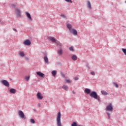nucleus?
<instances>
[{"instance_id":"32","label":"nucleus","mask_w":126,"mask_h":126,"mask_svg":"<svg viewBox=\"0 0 126 126\" xmlns=\"http://www.w3.org/2000/svg\"><path fill=\"white\" fill-rule=\"evenodd\" d=\"M106 114L108 117V119H110V118H111V114H110V113L109 112H106Z\"/></svg>"},{"instance_id":"7","label":"nucleus","mask_w":126,"mask_h":126,"mask_svg":"<svg viewBox=\"0 0 126 126\" xmlns=\"http://www.w3.org/2000/svg\"><path fill=\"white\" fill-rule=\"evenodd\" d=\"M23 44L25 46H30L31 45V41L29 39H27L24 41Z\"/></svg>"},{"instance_id":"42","label":"nucleus","mask_w":126,"mask_h":126,"mask_svg":"<svg viewBox=\"0 0 126 126\" xmlns=\"http://www.w3.org/2000/svg\"><path fill=\"white\" fill-rule=\"evenodd\" d=\"M0 24H4V23L1 22V23H0Z\"/></svg>"},{"instance_id":"45","label":"nucleus","mask_w":126,"mask_h":126,"mask_svg":"<svg viewBox=\"0 0 126 126\" xmlns=\"http://www.w3.org/2000/svg\"><path fill=\"white\" fill-rule=\"evenodd\" d=\"M26 60H27L28 61V58H26Z\"/></svg>"},{"instance_id":"4","label":"nucleus","mask_w":126,"mask_h":126,"mask_svg":"<svg viewBox=\"0 0 126 126\" xmlns=\"http://www.w3.org/2000/svg\"><path fill=\"white\" fill-rule=\"evenodd\" d=\"M90 96L92 97V98H94V99H98V94H97V93L95 91L92 92Z\"/></svg>"},{"instance_id":"20","label":"nucleus","mask_w":126,"mask_h":126,"mask_svg":"<svg viewBox=\"0 0 126 126\" xmlns=\"http://www.w3.org/2000/svg\"><path fill=\"white\" fill-rule=\"evenodd\" d=\"M55 43L57 44V45H58V46H60V47H62L63 46V44L62 43H61V42L58 40H56V41L55 42Z\"/></svg>"},{"instance_id":"1","label":"nucleus","mask_w":126,"mask_h":126,"mask_svg":"<svg viewBox=\"0 0 126 126\" xmlns=\"http://www.w3.org/2000/svg\"><path fill=\"white\" fill-rule=\"evenodd\" d=\"M66 27L69 29L70 33H72L73 35H76L78 34L77 31L76 30L72 29V25L70 23H68L66 25Z\"/></svg>"},{"instance_id":"22","label":"nucleus","mask_w":126,"mask_h":126,"mask_svg":"<svg viewBox=\"0 0 126 126\" xmlns=\"http://www.w3.org/2000/svg\"><path fill=\"white\" fill-rule=\"evenodd\" d=\"M58 54L59 55H63V49L60 47V50H58Z\"/></svg>"},{"instance_id":"11","label":"nucleus","mask_w":126,"mask_h":126,"mask_svg":"<svg viewBox=\"0 0 126 126\" xmlns=\"http://www.w3.org/2000/svg\"><path fill=\"white\" fill-rule=\"evenodd\" d=\"M36 74L38 75V76H40V77H45V74L40 71L36 72Z\"/></svg>"},{"instance_id":"8","label":"nucleus","mask_w":126,"mask_h":126,"mask_svg":"<svg viewBox=\"0 0 126 126\" xmlns=\"http://www.w3.org/2000/svg\"><path fill=\"white\" fill-rule=\"evenodd\" d=\"M18 115H19V117H20V118H22V119H24V117H25L24 113L21 110L19 111Z\"/></svg>"},{"instance_id":"19","label":"nucleus","mask_w":126,"mask_h":126,"mask_svg":"<svg viewBox=\"0 0 126 126\" xmlns=\"http://www.w3.org/2000/svg\"><path fill=\"white\" fill-rule=\"evenodd\" d=\"M87 7L88 8H89V9H91V3H90V1H87Z\"/></svg>"},{"instance_id":"34","label":"nucleus","mask_w":126,"mask_h":126,"mask_svg":"<svg viewBox=\"0 0 126 126\" xmlns=\"http://www.w3.org/2000/svg\"><path fill=\"white\" fill-rule=\"evenodd\" d=\"M96 100H98V102H100L101 99L100 98V96L98 95V98H97V99H96Z\"/></svg>"},{"instance_id":"38","label":"nucleus","mask_w":126,"mask_h":126,"mask_svg":"<svg viewBox=\"0 0 126 126\" xmlns=\"http://www.w3.org/2000/svg\"><path fill=\"white\" fill-rule=\"evenodd\" d=\"M13 31H15V32H17V30H16V29L13 28Z\"/></svg>"},{"instance_id":"5","label":"nucleus","mask_w":126,"mask_h":126,"mask_svg":"<svg viewBox=\"0 0 126 126\" xmlns=\"http://www.w3.org/2000/svg\"><path fill=\"white\" fill-rule=\"evenodd\" d=\"M0 82L3 85L6 86V87H9V83L6 80H2Z\"/></svg>"},{"instance_id":"24","label":"nucleus","mask_w":126,"mask_h":126,"mask_svg":"<svg viewBox=\"0 0 126 126\" xmlns=\"http://www.w3.org/2000/svg\"><path fill=\"white\" fill-rule=\"evenodd\" d=\"M122 51L124 53V55H125V56H126V49L122 48Z\"/></svg>"},{"instance_id":"33","label":"nucleus","mask_w":126,"mask_h":126,"mask_svg":"<svg viewBox=\"0 0 126 126\" xmlns=\"http://www.w3.org/2000/svg\"><path fill=\"white\" fill-rule=\"evenodd\" d=\"M66 2H70V3H72V1L71 0H64Z\"/></svg>"},{"instance_id":"41","label":"nucleus","mask_w":126,"mask_h":126,"mask_svg":"<svg viewBox=\"0 0 126 126\" xmlns=\"http://www.w3.org/2000/svg\"><path fill=\"white\" fill-rule=\"evenodd\" d=\"M72 93H73V94H75V92L73 91V92H72Z\"/></svg>"},{"instance_id":"6","label":"nucleus","mask_w":126,"mask_h":126,"mask_svg":"<svg viewBox=\"0 0 126 126\" xmlns=\"http://www.w3.org/2000/svg\"><path fill=\"white\" fill-rule=\"evenodd\" d=\"M48 40L49 41H51V42H52V43H56V42L57 41V39H56V38L53 36L48 37Z\"/></svg>"},{"instance_id":"12","label":"nucleus","mask_w":126,"mask_h":126,"mask_svg":"<svg viewBox=\"0 0 126 126\" xmlns=\"http://www.w3.org/2000/svg\"><path fill=\"white\" fill-rule=\"evenodd\" d=\"M44 60L45 63H47V64H49V59H48V57L46 55H44Z\"/></svg>"},{"instance_id":"27","label":"nucleus","mask_w":126,"mask_h":126,"mask_svg":"<svg viewBox=\"0 0 126 126\" xmlns=\"http://www.w3.org/2000/svg\"><path fill=\"white\" fill-rule=\"evenodd\" d=\"M113 85H114V86L116 87V88H118V87H119V85H118V84H117L115 82L113 83Z\"/></svg>"},{"instance_id":"9","label":"nucleus","mask_w":126,"mask_h":126,"mask_svg":"<svg viewBox=\"0 0 126 126\" xmlns=\"http://www.w3.org/2000/svg\"><path fill=\"white\" fill-rule=\"evenodd\" d=\"M36 96L37 99H38V100H42V99H43V98H44V96H43L42 95V94H41V93L38 92L37 94H36Z\"/></svg>"},{"instance_id":"43","label":"nucleus","mask_w":126,"mask_h":126,"mask_svg":"<svg viewBox=\"0 0 126 126\" xmlns=\"http://www.w3.org/2000/svg\"><path fill=\"white\" fill-rule=\"evenodd\" d=\"M33 110L34 112H36V109H33Z\"/></svg>"},{"instance_id":"28","label":"nucleus","mask_w":126,"mask_h":126,"mask_svg":"<svg viewBox=\"0 0 126 126\" xmlns=\"http://www.w3.org/2000/svg\"><path fill=\"white\" fill-rule=\"evenodd\" d=\"M69 50L70 51H71V52H74V49H73V47H70L69 48Z\"/></svg>"},{"instance_id":"31","label":"nucleus","mask_w":126,"mask_h":126,"mask_svg":"<svg viewBox=\"0 0 126 126\" xmlns=\"http://www.w3.org/2000/svg\"><path fill=\"white\" fill-rule=\"evenodd\" d=\"M31 124H35V120L33 119H31Z\"/></svg>"},{"instance_id":"16","label":"nucleus","mask_w":126,"mask_h":126,"mask_svg":"<svg viewBox=\"0 0 126 126\" xmlns=\"http://www.w3.org/2000/svg\"><path fill=\"white\" fill-rule=\"evenodd\" d=\"M62 88H63V89H64V90H65V91H68V87L67 86H65V85H63L62 87Z\"/></svg>"},{"instance_id":"36","label":"nucleus","mask_w":126,"mask_h":126,"mask_svg":"<svg viewBox=\"0 0 126 126\" xmlns=\"http://www.w3.org/2000/svg\"><path fill=\"white\" fill-rule=\"evenodd\" d=\"M91 74H92V75H95V72L92 71L91 72Z\"/></svg>"},{"instance_id":"37","label":"nucleus","mask_w":126,"mask_h":126,"mask_svg":"<svg viewBox=\"0 0 126 126\" xmlns=\"http://www.w3.org/2000/svg\"><path fill=\"white\" fill-rule=\"evenodd\" d=\"M11 6H12V7H13V8H15V5H14V4H11Z\"/></svg>"},{"instance_id":"14","label":"nucleus","mask_w":126,"mask_h":126,"mask_svg":"<svg viewBox=\"0 0 126 126\" xmlns=\"http://www.w3.org/2000/svg\"><path fill=\"white\" fill-rule=\"evenodd\" d=\"M85 93H86L87 94H90V93H91V90L88 88H86L85 90Z\"/></svg>"},{"instance_id":"13","label":"nucleus","mask_w":126,"mask_h":126,"mask_svg":"<svg viewBox=\"0 0 126 126\" xmlns=\"http://www.w3.org/2000/svg\"><path fill=\"white\" fill-rule=\"evenodd\" d=\"M26 14L28 18H29V20L32 21V18L31 17V15H30V13H29L28 12H26Z\"/></svg>"},{"instance_id":"3","label":"nucleus","mask_w":126,"mask_h":126,"mask_svg":"<svg viewBox=\"0 0 126 126\" xmlns=\"http://www.w3.org/2000/svg\"><path fill=\"white\" fill-rule=\"evenodd\" d=\"M113 108L112 103H109L105 108V110L107 111V112H113Z\"/></svg>"},{"instance_id":"2","label":"nucleus","mask_w":126,"mask_h":126,"mask_svg":"<svg viewBox=\"0 0 126 126\" xmlns=\"http://www.w3.org/2000/svg\"><path fill=\"white\" fill-rule=\"evenodd\" d=\"M61 112H59L57 115L56 122L57 126H62V122H61Z\"/></svg>"},{"instance_id":"35","label":"nucleus","mask_w":126,"mask_h":126,"mask_svg":"<svg viewBox=\"0 0 126 126\" xmlns=\"http://www.w3.org/2000/svg\"><path fill=\"white\" fill-rule=\"evenodd\" d=\"M62 17H63V18H66V16H65V15H63V14H62L61 15Z\"/></svg>"},{"instance_id":"23","label":"nucleus","mask_w":126,"mask_h":126,"mask_svg":"<svg viewBox=\"0 0 126 126\" xmlns=\"http://www.w3.org/2000/svg\"><path fill=\"white\" fill-rule=\"evenodd\" d=\"M52 74L53 75V76H56L57 75V71L56 70H53L51 72Z\"/></svg>"},{"instance_id":"25","label":"nucleus","mask_w":126,"mask_h":126,"mask_svg":"<svg viewBox=\"0 0 126 126\" xmlns=\"http://www.w3.org/2000/svg\"><path fill=\"white\" fill-rule=\"evenodd\" d=\"M29 79H30V76H26L25 77V80L27 81H29Z\"/></svg>"},{"instance_id":"15","label":"nucleus","mask_w":126,"mask_h":126,"mask_svg":"<svg viewBox=\"0 0 126 126\" xmlns=\"http://www.w3.org/2000/svg\"><path fill=\"white\" fill-rule=\"evenodd\" d=\"M19 56L20 57H21L22 58H23V57H24V56H25V54H24V52H23V51H19Z\"/></svg>"},{"instance_id":"26","label":"nucleus","mask_w":126,"mask_h":126,"mask_svg":"<svg viewBox=\"0 0 126 126\" xmlns=\"http://www.w3.org/2000/svg\"><path fill=\"white\" fill-rule=\"evenodd\" d=\"M86 66L88 68V69H90V66H89V63H86Z\"/></svg>"},{"instance_id":"30","label":"nucleus","mask_w":126,"mask_h":126,"mask_svg":"<svg viewBox=\"0 0 126 126\" xmlns=\"http://www.w3.org/2000/svg\"><path fill=\"white\" fill-rule=\"evenodd\" d=\"M65 82L66 83H70L71 82V81L70 80H65Z\"/></svg>"},{"instance_id":"18","label":"nucleus","mask_w":126,"mask_h":126,"mask_svg":"<svg viewBox=\"0 0 126 126\" xmlns=\"http://www.w3.org/2000/svg\"><path fill=\"white\" fill-rule=\"evenodd\" d=\"M101 93L102 94V95H104V96H107V95L109 94L105 91H101Z\"/></svg>"},{"instance_id":"21","label":"nucleus","mask_w":126,"mask_h":126,"mask_svg":"<svg viewBox=\"0 0 126 126\" xmlns=\"http://www.w3.org/2000/svg\"><path fill=\"white\" fill-rule=\"evenodd\" d=\"M71 59L73 61H76L77 60V56L74 55L72 56Z\"/></svg>"},{"instance_id":"44","label":"nucleus","mask_w":126,"mask_h":126,"mask_svg":"<svg viewBox=\"0 0 126 126\" xmlns=\"http://www.w3.org/2000/svg\"><path fill=\"white\" fill-rule=\"evenodd\" d=\"M62 75L64 77V74H63V73H62Z\"/></svg>"},{"instance_id":"39","label":"nucleus","mask_w":126,"mask_h":126,"mask_svg":"<svg viewBox=\"0 0 126 126\" xmlns=\"http://www.w3.org/2000/svg\"><path fill=\"white\" fill-rule=\"evenodd\" d=\"M38 107H41V103H38Z\"/></svg>"},{"instance_id":"40","label":"nucleus","mask_w":126,"mask_h":126,"mask_svg":"<svg viewBox=\"0 0 126 126\" xmlns=\"http://www.w3.org/2000/svg\"><path fill=\"white\" fill-rule=\"evenodd\" d=\"M75 80H78V78L77 77H75Z\"/></svg>"},{"instance_id":"10","label":"nucleus","mask_w":126,"mask_h":126,"mask_svg":"<svg viewBox=\"0 0 126 126\" xmlns=\"http://www.w3.org/2000/svg\"><path fill=\"white\" fill-rule=\"evenodd\" d=\"M16 14L17 17H21V14L20 13V10L16 9L15 10Z\"/></svg>"},{"instance_id":"17","label":"nucleus","mask_w":126,"mask_h":126,"mask_svg":"<svg viewBox=\"0 0 126 126\" xmlns=\"http://www.w3.org/2000/svg\"><path fill=\"white\" fill-rule=\"evenodd\" d=\"M9 92L12 94H15V93H16V90L14 89H10Z\"/></svg>"},{"instance_id":"29","label":"nucleus","mask_w":126,"mask_h":126,"mask_svg":"<svg viewBox=\"0 0 126 126\" xmlns=\"http://www.w3.org/2000/svg\"><path fill=\"white\" fill-rule=\"evenodd\" d=\"M71 126H77V124L76 123V122H73L72 125Z\"/></svg>"}]
</instances>
